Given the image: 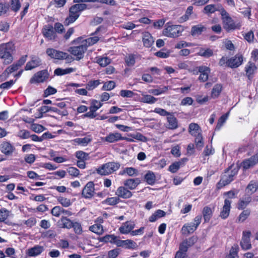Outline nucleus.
<instances>
[{
    "mask_svg": "<svg viewBox=\"0 0 258 258\" xmlns=\"http://www.w3.org/2000/svg\"><path fill=\"white\" fill-rule=\"evenodd\" d=\"M44 36L49 40H54L56 37V33L51 25L45 26L43 29Z\"/></svg>",
    "mask_w": 258,
    "mask_h": 258,
    "instance_id": "19",
    "label": "nucleus"
},
{
    "mask_svg": "<svg viewBox=\"0 0 258 258\" xmlns=\"http://www.w3.org/2000/svg\"><path fill=\"white\" fill-rule=\"evenodd\" d=\"M188 133L195 137L202 134V130L197 123H191L189 124Z\"/></svg>",
    "mask_w": 258,
    "mask_h": 258,
    "instance_id": "26",
    "label": "nucleus"
},
{
    "mask_svg": "<svg viewBox=\"0 0 258 258\" xmlns=\"http://www.w3.org/2000/svg\"><path fill=\"white\" fill-rule=\"evenodd\" d=\"M81 37H79L74 40L73 43L78 44V45L70 47L68 49V51L76 57L75 59L78 61L84 58V54L87 49L86 46L81 42Z\"/></svg>",
    "mask_w": 258,
    "mask_h": 258,
    "instance_id": "3",
    "label": "nucleus"
},
{
    "mask_svg": "<svg viewBox=\"0 0 258 258\" xmlns=\"http://www.w3.org/2000/svg\"><path fill=\"white\" fill-rule=\"evenodd\" d=\"M49 77L47 70H43L38 72L31 78L30 83L31 84L43 83L46 81Z\"/></svg>",
    "mask_w": 258,
    "mask_h": 258,
    "instance_id": "7",
    "label": "nucleus"
},
{
    "mask_svg": "<svg viewBox=\"0 0 258 258\" xmlns=\"http://www.w3.org/2000/svg\"><path fill=\"white\" fill-rule=\"evenodd\" d=\"M222 9H224L220 4H210L204 7L203 13L208 16L215 13L216 11H219L220 14H221Z\"/></svg>",
    "mask_w": 258,
    "mask_h": 258,
    "instance_id": "11",
    "label": "nucleus"
},
{
    "mask_svg": "<svg viewBox=\"0 0 258 258\" xmlns=\"http://www.w3.org/2000/svg\"><path fill=\"white\" fill-rule=\"evenodd\" d=\"M198 240V237L196 236H192L187 239H185L180 243V245L188 250V248L192 246Z\"/></svg>",
    "mask_w": 258,
    "mask_h": 258,
    "instance_id": "27",
    "label": "nucleus"
},
{
    "mask_svg": "<svg viewBox=\"0 0 258 258\" xmlns=\"http://www.w3.org/2000/svg\"><path fill=\"white\" fill-rule=\"evenodd\" d=\"M119 198L117 197L108 198L105 200V203L109 205H115L119 202Z\"/></svg>",
    "mask_w": 258,
    "mask_h": 258,
    "instance_id": "63",
    "label": "nucleus"
},
{
    "mask_svg": "<svg viewBox=\"0 0 258 258\" xmlns=\"http://www.w3.org/2000/svg\"><path fill=\"white\" fill-rule=\"evenodd\" d=\"M115 87V83L112 81H110L104 83L103 86V90H111Z\"/></svg>",
    "mask_w": 258,
    "mask_h": 258,
    "instance_id": "60",
    "label": "nucleus"
},
{
    "mask_svg": "<svg viewBox=\"0 0 258 258\" xmlns=\"http://www.w3.org/2000/svg\"><path fill=\"white\" fill-rule=\"evenodd\" d=\"M52 58L60 60L67 59L69 62H71L73 60L72 56L68 53L57 50Z\"/></svg>",
    "mask_w": 258,
    "mask_h": 258,
    "instance_id": "24",
    "label": "nucleus"
},
{
    "mask_svg": "<svg viewBox=\"0 0 258 258\" xmlns=\"http://www.w3.org/2000/svg\"><path fill=\"white\" fill-rule=\"evenodd\" d=\"M89 230L98 234H101L103 232V226L100 224H94L89 227Z\"/></svg>",
    "mask_w": 258,
    "mask_h": 258,
    "instance_id": "46",
    "label": "nucleus"
},
{
    "mask_svg": "<svg viewBox=\"0 0 258 258\" xmlns=\"http://www.w3.org/2000/svg\"><path fill=\"white\" fill-rule=\"evenodd\" d=\"M197 228L192 223L185 224L181 228V231L182 235H188L192 233Z\"/></svg>",
    "mask_w": 258,
    "mask_h": 258,
    "instance_id": "21",
    "label": "nucleus"
},
{
    "mask_svg": "<svg viewBox=\"0 0 258 258\" xmlns=\"http://www.w3.org/2000/svg\"><path fill=\"white\" fill-rule=\"evenodd\" d=\"M117 237L114 235H107L102 238L101 241L104 242H110L116 244Z\"/></svg>",
    "mask_w": 258,
    "mask_h": 258,
    "instance_id": "50",
    "label": "nucleus"
},
{
    "mask_svg": "<svg viewBox=\"0 0 258 258\" xmlns=\"http://www.w3.org/2000/svg\"><path fill=\"white\" fill-rule=\"evenodd\" d=\"M87 8L85 4H77L72 6L69 10V15L66 19L64 24L68 26L74 22L79 17L80 12Z\"/></svg>",
    "mask_w": 258,
    "mask_h": 258,
    "instance_id": "2",
    "label": "nucleus"
},
{
    "mask_svg": "<svg viewBox=\"0 0 258 258\" xmlns=\"http://www.w3.org/2000/svg\"><path fill=\"white\" fill-rule=\"evenodd\" d=\"M100 84L99 80L90 81L87 84L86 88L89 90H91L98 86Z\"/></svg>",
    "mask_w": 258,
    "mask_h": 258,
    "instance_id": "62",
    "label": "nucleus"
},
{
    "mask_svg": "<svg viewBox=\"0 0 258 258\" xmlns=\"http://www.w3.org/2000/svg\"><path fill=\"white\" fill-rule=\"evenodd\" d=\"M187 249L179 245V250L176 252L174 258H185L187 256Z\"/></svg>",
    "mask_w": 258,
    "mask_h": 258,
    "instance_id": "49",
    "label": "nucleus"
},
{
    "mask_svg": "<svg viewBox=\"0 0 258 258\" xmlns=\"http://www.w3.org/2000/svg\"><path fill=\"white\" fill-rule=\"evenodd\" d=\"M140 179L138 178L128 179L124 181V185L130 189H134L140 184Z\"/></svg>",
    "mask_w": 258,
    "mask_h": 258,
    "instance_id": "29",
    "label": "nucleus"
},
{
    "mask_svg": "<svg viewBox=\"0 0 258 258\" xmlns=\"http://www.w3.org/2000/svg\"><path fill=\"white\" fill-rule=\"evenodd\" d=\"M115 195L118 197L123 199H128L132 196V193L124 186L119 187L116 192Z\"/></svg>",
    "mask_w": 258,
    "mask_h": 258,
    "instance_id": "18",
    "label": "nucleus"
},
{
    "mask_svg": "<svg viewBox=\"0 0 258 258\" xmlns=\"http://www.w3.org/2000/svg\"><path fill=\"white\" fill-rule=\"evenodd\" d=\"M58 222L63 228L71 229L73 226V222L66 217L62 216Z\"/></svg>",
    "mask_w": 258,
    "mask_h": 258,
    "instance_id": "33",
    "label": "nucleus"
},
{
    "mask_svg": "<svg viewBox=\"0 0 258 258\" xmlns=\"http://www.w3.org/2000/svg\"><path fill=\"white\" fill-rule=\"evenodd\" d=\"M99 40V38L97 36H94L92 37H89L86 39H83L81 40V42L82 44L86 46V48L91 45H92L96 43H97Z\"/></svg>",
    "mask_w": 258,
    "mask_h": 258,
    "instance_id": "34",
    "label": "nucleus"
},
{
    "mask_svg": "<svg viewBox=\"0 0 258 258\" xmlns=\"http://www.w3.org/2000/svg\"><path fill=\"white\" fill-rule=\"evenodd\" d=\"M251 201V197L249 195H245L239 201L237 208L239 210L244 209Z\"/></svg>",
    "mask_w": 258,
    "mask_h": 258,
    "instance_id": "20",
    "label": "nucleus"
},
{
    "mask_svg": "<svg viewBox=\"0 0 258 258\" xmlns=\"http://www.w3.org/2000/svg\"><path fill=\"white\" fill-rule=\"evenodd\" d=\"M240 167L238 165L232 164L226 170L228 172L229 174L234 179V177L237 175L239 170Z\"/></svg>",
    "mask_w": 258,
    "mask_h": 258,
    "instance_id": "39",
    "label": "nucleus"
},
{
    "mask_svg": "<svg viewBox=\"0 0 258 258\" xmlns=\"http://www.w3.org/2000/svg\"><path fill=\"white\" fill-rule=\"evenodd\" d=\"M122 137L119 133H110L105 137V141L109 143H114L121 140Z\"/></svg>",
    "mask_w": 258,
    "mask_h": 258,
    "instance_id": "31",
    "label": "nucleus"
},
{
    "mask_svg": "<svg viewBox=\"0 0 258 258\" xmlns=\"http://www.w3.org/2000/svg\"><path fill=\"white\" fill-rule=\"evenodd\" d=\"M135 244L133 240L130 239L123 240L117 238L116 241V245L117 246H121L125 248H133L135 247Z\"/></svg>",
    "mask_w": 258,
    "mask_h": 258,
    "instance_id": "25",
    "label": "nucleus"
},
{
    "mask_svg": "<svg viewBox=\"0 0 258 258\" xmlns=\"http://www.w3.org/2000/svg\"><path fill=\"white\" fill-rule=\"evenodd\" d=\"M167 124L166 127L170 130H175L178 127V121L176 118L171 114L167 117Z\"/></svg>",
    "mask_w": 258,
    "mask_h": 258,
    "instance_id": "23",
    "label": "nucleus"
},
{
    "mask_svg": "<svg viewBox=\"0 0 258 258\" xmlns=\"http://www.w3.org/2000/svg\"><path fill=\"white\" fill-rule=\"evenodd\" d=\"M206 28L201 24L195 25L191 27L190 34L192 36H199L201 35L203 32L206 31Z\"/></svg>",
    "mask_w": 258,
    "mask_h": 258,
    "instance_id": "28",
    "label": "nucleus"
},
{
    "mask_svg": "<svg viewBox=\"0 0 258 258\" xmlns=\"http://www.w3.org/2000/svg\"><path fill=\"white\" fill-rule=\"evenodd\" d=\"M9 216V211L5 209L0 210V222H4Z\"/></svg>",
    "mask_w": 258,
    "mask_h": 258,
    "instance_id": "58",
    "label": "nucleus"
},
{
    "mask_svg": "<svg viewBox=\"0 0 258 258\" xmlns=\"http://www.w3.org/2000/svg\"><path fill=\"white\" fill-rule=\"evenodd\" d=\"M15 51V44L12 42L0 44V58L5 64H9L13 61V54Z\"/></svg>",
    "mask_w": 258,
    "mask_h": 258,
    "instance_id": "1",
    "label": "nucleus"
},
{
    "mask_svg": "<svg viewBox=\"0 0 258 258\" xmlns=\"http://www.w3.org/2000/svg\"><path fill=\"white\" fill-rule=\"evenodd\" d=\"M234 180L232 176H231L228 172L226 170L222 174L221 179L217 184V187L218 189H220L224 186L229 184L231 182Z\"/></svg>",
    "mask_w": 258,
    "mask_h": 258,
    "instance_id": "10",
    "label": "nucleus"
},
{
    "mask_svg": "<svg viewBox=\"0 0 258 258\" xmlns=\"http://www.w3.org/2000/svg\"><path fill=\"white\" fill-rule=\"evenodd\" d=\"M250 214V211L249 209H246L242 212L239 215L238 217V221L240 222H244L249 216Z\"/></svg>",
    "mask_w": 258,
    "mask_h": 258,
    "instance_id": "52",
    "label": "nucleus"
},
{
    "mask_svg": "<svg viewBox=\"0 0 258 258\" xmlns=\"http://www.w3.org/2000/svg\"><path fill=\"white\" fill-rule=\"evenodd\" d=\"M135 226V224L134 222L127 221L122 223V225L119 227V230L122 234H127L130 232L131 233Z\"/></svg>",
    "mask_w": 258,
    "mask_h": 258,
    "instance_id": "15",
    "label": "nucleus"
},
{
    "mask_svg": "<svg viewBox=\"0 0 258 258\" xmlns=\"http://www.w3.org/2000/svg\"><path fill=\"white\" fill-rule=\"evenodd\" d=\"M1 152L7 156H11L15 150V148L10 142H4L0 146Z\"/></svg>",
    "mask_w": 258,
    "mask_h": 258,
    "instance_id": "12",
    "label": "nucleus"
},
{
    "mask_svg": "<svg viewBox=\"0 0 258 258\" xmlns=\"http://www.w3.org/2000/svg\"><path fill=\"white\" fill-rule=\"evenodd\" d=\"M41 64V60L40 58L36 56L32 57L31 60L28 61L25 67V69L26 71L31 70L39 66Z\"/></svg>",
    "mask_w": 258,
    "mask_h": 258,
    "instance_id": "16",
    "label": "nucleus"
},
{
    "mask_svg": "<svg viewBox=\"0 0 258 258\" xmlns=\"http://www.w3.org/2000/svg\"><path fill=\"white\" fill-rule=\"evenodd\" d=\"M251 232L249 231H244L242 233V237L240 242L241 248L244 250L249 249L251 247L250 241Z\"/></svg>",
    "mask_w": 258,
    "mask_h": 258,
    "instance_id": "9",
    "label": "nucleus"
},
{
    "mask_svg": "<svg viewBox=\"0 0 258 258\" xmlns=\"http://www.w3.org/2000/svg\"><path fill=\"white\" fill-rule=\"evenodd\" d=\"M57 201L62 205V206L68 207L71 205L70 199L67 198L59 197L57 198Z\"/></svg>",
    "mask_w": 258,
    "mask_h": 258,
    "instance_id": "54",
    "label": "nucleus"
},
{
    "mask_svg": "<svg viewBox=\"0 0 258 258\" xmlns=\"http://www.w3.org/2000/svg\"><path fill=\"white\" fill-rule=\"evenodd\" d=\"M181 165L182 162L181 161L174 162L169 167V170L172 173H175Z\"/></svg>",
    "mask_w": 258,
    "mask_h": 258,
    "instance_id": "55",
    "label": "nucleus"
},
{
    "mask_svg": "<svg viewBox=\"0 0 258 258\" xmlns=\"http://www.w3.org/2000/svg\"><path fill=\"white\" fill-rule=\"evenodd\" d=\"M19 67L17 64L16 63L13 64L10 67H8L5 72H4V74L6 75V74L9 75V74L12 73L13 72L18 70Z\"/></svg>",
    "mask_w": 258,
    "mask_h": 258,
    "instance_id": "56",
    "label": "nucleus"
},
{
    "mask_svg": "<svg viewBox=\"0 0 258 258\" xmlns=\"http://www.w3.org/2000/svg\"><path fill=\"white\" fill-rule=\"evenodd\" d=\"M183 31V29L181 25H165V28L163 31V34L164 36L171 37L176 38L180 35Z\"/></svg>",
    "mask_w": 258,
    "mask_h": 258,
    "instance_id": "6",
    "label": "nucleus"
},
{
    "mask_svg": "<svg viewBox=\"0 0 258 258\" xmlns=\"http://www.w3.org/2000/svg\"><path fill=\"white\" fill-rule=\"evenodd\" d=\"M241 166L243 169L246 170L253 167L254 165L248 158L242 161L241 163Z\"/></svg>",
    "mask_w": 258,
    "mask_h": 258,
    "instance_id": "61",
    "label": "nucleus"
},
{
    "mask_svg": "<svg viewBox=\"0 0 258 258\" xmlns=\"http://www.w3.org/2000/svg\"><path fill=\"white\" fill-rule=\"evenodd\" d=\"M96 62L98 63L101 67H105L109 64L111 60L107 57L99 56L96 58Z\"/></svg>",
    "mask_w": 258,
    "mask_h": 258,
    "instance_id": "41",
    "label": "nucleus"
},
{
    "mask_svg": "<svg viewBox=\"0 0 258 258\" xmlns=\"http://www.w3.org/2000/svg\"><path fill=\"white\" fill-rule=\"evenodd\" d=\"M142 39L144 45L146 47H150L154 42L151 34L148 32L143 33Z\"/></svg>",
    "mask_w": 258,
    "mask_h": 258,
    "instance_id": "22",
    "label": "nucleus"
},
{
    "mask_svg": "<svg viewBox=\"0 0 258 258\" xmlns=\"http://www.w3.org/2000/svg\"><path fill=\"white\" fill-rule=\"evenodd\" d=\"M258 188V183L254 181H251L247 185L246 191L247 193L252 195L254 193Z\"/></svg>",
    "mask_w": 258,
    "mask_h": 258,
    "instance_id": "36",
    "label": "nucleus"
},
{
    "mask_svg": "<svg viewBox=\"0 0 258 258\" xmlns=\"http://www.w3.org/2000/svg\"><path fill=\"white\" fill-rule=\"evenodd\" d=\"M195 144L197 149L201 150L204 146V139L202 134L195 136Z\"/></svg>",
    "mask_w": 258,
    "mask_h": 258,
    "instance_id": "38",
    "label": "nucleus"
},
{
    "mask_svg": "<svg viewBox=\"0 0 258 258\" xmlns=\"http://www.w3.org/2000/svg\"><path fill=\"white\" fill-rule=\"evenodd\" d=\"M17 136L21 139H26L30 137V133L27 130H21L18 133Z\"/></svg>",
    "mask_w": 258,
    "mask_h": 258,
    "instance_id": "53",
    "label": "nucleus"
},
{
    "mask_svg": "<svg viewBox=\"0 0 258 258\" xmlns=\"http://www.w3.org/2000/svg\"><path fill=\"white\" fill-rule=\"evenodd\" d=\"M245 69L246 75L248 79H250L251 76L254 73L255 70H256V67L254 63L249 62L245 67Z\"/></svg>",
    "mask_w": 258,
    "mask_h": 258,
    "instance_id": "40",
    "label": "nucleus"
},
{
    "mask_svg": "<svg viewBox=\"0 0 258 258\" xmlns=\"http://www.w3.org/2000/svg\"><path fill=\"white\" fill-rule=\"evenodd\" d=\"M56 92L57 90L55 88L49 86L44 91V96L46 97L49 95L54 94Z\"/></svg>",
    "mask_w": 258,
    "mask_h": 258,
    "instance_id": "59",
    "label": "nucleus"
},
{
    "mask_svg": "<svg viewBox=\"0 0 258 258\" xmlns=\"http://www.w3.org/2000/svg\"><path fill=\"white\" fill-rule=\"evenodd\" d=\"M141 95V102L144 103L152 104L155 103L158 100L157 98L150 95L146 94L144 92H142Z\"/></svg>",
    "mask_w": 258,
    "mask_h": 258,
    "instance_id": "30",
    "label": "nucleus"
},
{
    "mask_svg": "<svg viewBox=\"0 0 258 258\" xmlns=\"http://www.w3.org/2000/svg\"><path fill=\"white\" fill-rule=\"evenodd\" d=\"M168 90V87L164 86L163 88H159L156 89H151L148 91V92L150 94H152L154 95H159L162 93H165Z\"/></svg>",
    "mask_w": 258,
    "mask_h": 258,
    "instance_id": "47",
    "label": "nucleus"
},
{
    "mask_svg": "<svg viewBox=\"0 0 258 258\" xmlns=\"http://www.w3.org/2000/svg\"><path fill=\"white\" fill-rule=\"evenodd\" d=\"M228 117V113L222 115L218 119L216 130H219L226 121Z\"/></svg>",
    "mask_w": 258,
    "mask_h": 258,
    "instance_id": "51",
    "label": "nucleus"
},
{
    "mask_svg": "<svg viewBox=\"0 0 258 258\" xmlns=\"http://www.w3.org/2000/svg\"><path fill=\"white\" fill-rule=\"evenodd\" d=\"M222 87L221 84H216L212 90L211 97L213 98L218 97L222 91Z\"/></svg>",
    "mask_w": 258,
    "mask_h": 258,
    "instance_id": "42",
    "label": "nucleus"
},
{
    "mask_svg": "<svg viewBox=\"0 0 258 258\" xmlns=\"http://www.w3.org/2000/svg\"><path fill=\"white\" fill-rule=\"evenodd\" d=\"M73 141L78 145L85 146L91 141V139L88 137H86L83 138H76L74 139Z\"/></svg>",
    "mask_w": 258,
    "mask_h": 258,
    "instance_id": "45",
    "label": "nucleus"
},
{
    "mask_svg": "<svg viewBox=\"0 0 258 258\" xmlns=\"http://www.w3.org/2000/svg\"><path fill=\"white\" fill-rule=\"evenodd\" d=\"M138 171L135 168L133 167H126L122 171H120L119 175H123L125 174H127L130 176H133L134 175L137 174Z\"/></svg>",
    "mask_w": 258,
    "mask_h": 258,
    "instance_id": "43",
    "label": "nucleus"
},
{
    "mask_svg": "<svg viewBox=\"0 0 258 258\" xmlns=\"http://www.w3.org/2000/svg\"><path fill=\"white\" fill-rule=\"evenodd\" d=\"M231 201L230 200L227 199L225 200L224 206L220 214L221 218L225 219L228 217L231 209Z\"/></svg>",
    "mask_w": 258,
    "mask_h": 258,
    "instance_id": "14",
    "label": "nucleus"
},
{
    "mask_svg": "<svg viewBox=\"0 0 258 258\" xmlns=\"http://www.w3.org/2000/svg\"><path fill=\"white\" fill-rule=\"evenodd\" d=\"M198 54L200 56L208 58L213 55V51L210 48H207L206 49L201 48Z\"/></svg>",
    "mask_w": 258,
    "mask_h": 258,
    "instance_id": "48",
    "label": "nucleus"
},
{
    "mask_svg": "<svg viewBox=\"0 0 258 258\" xmlns=\"http://www.w3.org/2000/svg\"><path fill=\"white\" fill-rule=\"evenodd\" d=\"M193 6H190L188 7L184 15L179 18L178 22L179 23H183L187 21L189 19L190 16L193 13Z\"/></svg>",
    "mask_w": 258,
    "mask_h": 258,
    "instance_id": "32",
    "label": "nucleus"
},
{
    "mask_svg": "<svg viewBox=\"0 0 258 258\" xmlns=\"http://www.w3.org/2000/svg\"><path fill=\"white\" fill-rule=\"evenodd\" d=\"M145 179L148 184L153 185L156 181V176L155 174L151 171H148L145 175Z\"/></svg>",
    "mask_w": 258,
    "mask_h": 258,
    "instance_id": "37",
    "label": "nucleus"
},
{
    "mask_svg": "<svg viewBox=\"0 0 258 258\" xmlns=\"http://www.w3.org/2000/svg\"><path fill=\"white\" fill-rule=\"evenodd\" d=\"M243 61V57L240 54H236L235 56L228 59V67L231 68H237Z\"/></svg>",
    "mask_w": 258,
    "mask_h": 258,
    "instance_id": "13",
    "label": "nucleus"
},
{
    "mask_svg": "<svg viewBox=\"0 0 258 258\" xmlns=\"http://www.w3.org/2000/svg\"><path fill=\"white\" fill-rule=\"evenodd\" d=\"M125 61L128 66H133L135 63V55L134 54H130L127 56H126L125 58Z\"/></svg>",
    "mask_w": 258,
    "mask_h": 258,
    "instance_id": "57",
    "label": "nucleus"
},
{
    "mask_svg": "<svg viewBox=\"0 0 258 258\" xmlns=\"http://www.w3.org/2000/svg\"><path fill=\"white\" fill-rule=\"evenodd\" d=\"M44 249L43 246L36 245L27 249L26 254L29 256H36L41 254L44 251Z\"/></svg>",
    "mask_w": 258,
    "mask_h": 258,
    "instance_id": "17",
    "label": "nucleus"
},
{
    "mask_svg": "<svg viewBox=\"0 0 258 258\" xmlns=\"http://www.w3.org/2000/svg\"><path fill=\"white\" fill-rule=\"evenodd\" d=\"M120 166L119 163L117 162H109L105 163L96 169V172L101 175H108L117 171Z\"/></svg>",
    "mask_w": 258,
    "mask_h": 258,
    "instance_id": "5",
    "label": "nucleus"
},
{
    "mask_svg": "<svg viewBox=\"0 0 258 258\" xmlns=\"http://www.w3.org/2000/svg\"><path fill=\"white\" fill-rule=\"evenodd\" d=\"M94 183L92 181L88 182L84 187L82 195L86 199L92 198L95 194Z\"/></svg>",
    "mask_w": 258,
    "mask_h": 258,
    "instance_id": "8",
    "label": "nucleus"
},
{
    "mask_svg": "<svg viewBox=\"0 0 258 258\" xmlns=\"http://www.w3.org/2000/svg\"><path fill=\"white\" fill-rule=\"evenodd\" d=\"M51 214L55 217H59L62 214V208L59 206H55L51 210Z\"/></svg>",
    "mask_w": 258,
    "mask_h": 258,
    "instance_id": "64",
    "label": "nucleus"
},
{
    "mask_svg": "<svg viewBox=\"0 0 258 258\" xmlns=\"http://www.w3.org/2000/svg\"><path fill=\"white\" fill-rule=\"evenodd\" d=\"M21 4L19 0H11L10 8L12 11L16 13L19 11Z\"/></svg>",
    "mask_w": 258,
    "mask_h": 258,
    "instance_id": "44",
    "label": "nucleus"
},
{
    "mask_svg": "<svg viewBox=\"0 0 258 258\" xmlns=\"http://www.w3.org/2000/svg\"><path fill=\"white\" fill-rule=\"evenodd\" d=\"M221 15L223 22V27L227 31L240 29L241 26V23L239 22H234L225 9H222Z\"/></svg>",
    "mask_w": 258,
    "mask_h": 258,
    "instance_id": "4",
    "label": "nucleus"
},
{
    "mask_svg": "<svg viewBox=\"0 0 258 258\" xmlns=\"http://www.w3.org/2000/svg\"><path fill=\"white\" fill-rule=\"evenodd\" d=\"M202 213L205 222H209L213 215V212L211 208L208 206L205 207L203 208Z\"/></svg>",
    "mask_w": 258,
    "mask_h": 258,
    "instance_id": "35",
    "label": "nucleus"
}]
</instances>
